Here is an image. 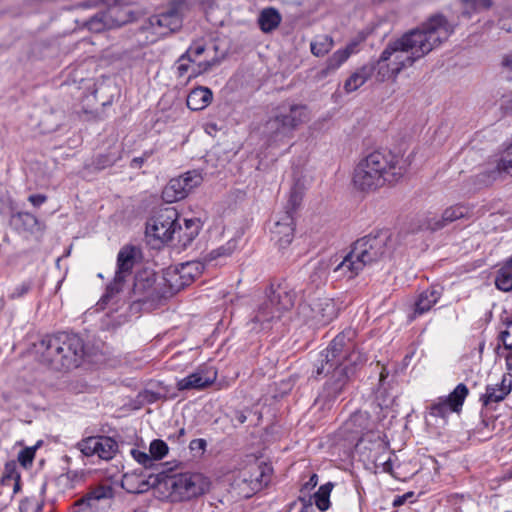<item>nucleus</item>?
<instances>
[{"instance_id":"16","label":"nucleus","mask_w":512,"mask_h":512,"mask_svg":"<svg viewBox=\"0 0 512 512\" xmlns=\"http://www.w3.org/2000/svg\"><path fill=\"white\" fill-rule=\"evenodd\" d=\"M217 379V371L211 365H201L194 372L177 381V388L183 390H202Z\"/></svg>"},{"instance_id":"9","label":"nucleus","mask_w":512,"mask_h":512,"mask_svg":"<svg viewBox=\"0 0 512 512\" xmlns=\"http://www.w3.org/2000/svg\"><path fill=\"white\" fill-rule=\"evenodd\" d=\"M209 54V50L203 40L193 42L177 61L176 69L178 76L182 77L189 73L188 79H191L208 71L214 64V57Z\"/></svg>"},{"instance_id":"56","label":"nucleus","mask_w":512,"mask_h":512,"mask_svg":"<svg viewBox=\"0 0 512 512\" xmlns=\"http://www.w3.org/2000/svg\"><path fill=\"white\" fill-rule=\"evenodd\" d=\"M508 474V478L511 479L512 478V467L509 469V471L507 472Z\"/></svg>"},{"instance_id":"21","label":"nucleus","mask_w":512,"mask_h":512,"mask_svg":"<svg viewBox=\"0 0 512 512\" xmlns=\"http://www.w3.org/2000/svg\"><path fill=\"white\" fill-rule=\"evenodd\" d=\"M181 17L176 11H169L150 18V26L153 32L159 36H165L181 27Z\"/></svg>"},{"instance_id":"30","label":"nucleus","mask_w":512,"mask_h":512,"mask_svg":"<svg viewBox=\"0 0 512 512\" xmlns=\"http://www.w3.org/2000/svg\"><path fill=\"white\" fill-rule=\"evenodd\" d=\"M118 8H113L109 11V14L96 15L88 22L89 30L93 32H101L102 30L112 28L114 26H120L125 23V20L114 21L112 17L118 13Z\"/></svg>"},{"instance_id":"45","label":"nucleus","mask_w":512,"mask_h":512,"mask_svg":"<svg viewBox=\"0 0 512 512\" xmlns=\"http://www.w3.org/2000/svg\"><path fill=\"white\" fill-rule=\"evenodd\" d=\"M302 200V193L296 191L295 189L290 194L289 204L291 205V209H296V207L300 204Z\"/></svg>"},{"instance_id":"5","label":"nucleus","mask_w":512,"mask_h":512,"mask_svg":"<svg viewBox=\"0 0 512 512\" xmlns=\"http://www.w3.org/2000/svg\"><path fill=\"white\" fill-rule=\"evenodd\" d=\"M394 241L386 233L375 237H365L358 240L352 251L339 263L335 272H341L349 278L354 277L363 267L380 257L390 254Z\"/></svg>"},{"instance_id":"37","label":"nucleus","mask_w":512,"mask_h":512,"mask_svg":"<svg viewBox=\"0 0 512 512\" xmlns=\"http://www.w3.org/2000/svg\"><path fill=\"white\" fill-rule=\"evenodd\" d=\"M280 21H281V16L273 8L264 9L261 12L259 19H258L260 28L264 32H269V31H272L273 29H275L280 24Z\"/></svg>"},{"instance_id":"50","label":"nucleus","mask_w":512,"mask_h":512,"mask_svg":"<svg viewBox=\"0 0 512 512\" xmlns=\"http://www.w3.org/2000/svg\"><path fill=\"white\" fill-rule=\"evenodd\" d=\"M412 495H413V493H406V494H404V495H402V496L397 497V498L394 500V505H395V506H400V505L404 504V503H405V501H406L409 497H411Z\"/></svg>"},{"instance_id":"40","label":"nucleus","mask_w":512,"mask_h":512,"mask_svg":"<svg viewBox=\"0 0 512 512\" xmlns=\"http://www.w3.org/2000/svg\"><path fill=\"white\" fill-rule=\"evenodd\" d=\"M155 280L153 277H147L145 280L142 275H138L134 284L135 293H147L150 295V290L153 288Z\"/></svg>"},{"instance_id":"6","label":"nucleus","mask_w":512,"mask_h":512,"mask_svg":"<svg viewBox=\"0 0 512 512\" xmlns=\"http://www.w3.org/2000/svg\"><path fill=\"white\" fill-rule=\"evenodd\" d=\"M138 250L133 246H124L117 255V268L114 280L107 286L106 293L97 303L98 310L118 311L125 305L121 292L124 283L130 279L136 263Z\"/></svg>"},{"instance_id":"39","label":"nucleus","mask_w":512,"mask_h":512,"mask_svg":"<svg viewBox=\"0 0 512 512\" xmlns=\"http://www.w3.org/2000/svg\"><path fill=\"white\" fill-rule=\"evenodd\" d=\"M332 487L327 485H322L318 491L314 495L315 504L320 511H325L330 506V493Z\"/></svg>"},{"instance_id":"44","label":"nucleus","mask_w":512,"mask_h":512,"mask_svg":"<svg viewBox=\"0 0 512 512\" xmlns=\"http://www.w3.org/2000/svg\"><path fill=\"white\" fill-rule=\"evenodd\" d=\"M467 5L474 7L475 9L487 8L491 5V0H462Z\"/></svg>"},{"instance_id":"43","label":"nucleus","mask_w":512,"mask_h":512,"mask_svg":"<svg viewBox=\"0 0 512 512\" xmlns=\"http://www.w3.org/2000/svg\"><path fill=\"white\" fill-rule=\"evenodd\" d=\"M40 509V503L37 499H26L20 504L21 512H37Z\"/></svg>"},{"instance_id":"42","label":"nucleus","mask_w":512,"mask_h":512,"mask_svg":"<svg viewBox=\"0 0 512 512\" xmlns=\"http://www.w3.org/2000/svg\"><path fill=\"white\" fill-rule=\"evenodd\" d=\"M34 456V448H25L18 454V461L21 463L22 466L27 467L32 464Z\"/></svg>"},{"instance_id":"10","label":"nucleus","mask_w":512,"mask_h":512,"mask_svg":"<svg viewBox=\"0 0 512 512\" xmlns=\"http://www.w3.org/2000/svg\"><path fill=\"white\" fill-rule=\"evenodd\" d=\"M337 315L338 307L334 300L328 297L312 299L298 308L299 319L313 328L329 324Z\"/></svg>"},{"instance_id":"38","label":"nucleus","mask_w":512,"mask_h":512,"mask_svg":"<svg viewBox=\"0 0 512 512\" xmlns=\"http://www.w3.org/2000/svg\"><path fill=\"white\" fill-rule=\"evenodd\" d=\"M163 280L172 293L184 288L178 265L167 268L164 272Z\"/></svg>"},{"instance_id":"13","label":"nucleus","mask_w":512,"mask_h":512,"mask_svg":"<svg viewBox=\"0 0 512 512\" xmlns=\"http://www.w3.org/2000/svg\"><path fill=\"white\" fill-rule=\"evenodd\" d=\"M202 182L201 175L196 171H188L171 179L162 191V199L166 203H174L184 199Z\"/></svg>"},{"instance_id":"2","label":"nucleus","mask_w":512,"mask_h":512,"mask_svg":"<svg viewBox=\"0 0 512 512\" xmlns=\"http://www.w3.org/2000/svg\"><path fill=\"white\" fill-rule=\"evenodd\" d=\"M407 163L390 152L374 151L356 165L353 184L361 191H375L387 183L398 181L406 172Z\"/></svg>"},{"instance_id":"24","label":"nucleus","mask_w":512,"mask_h":512,"mask_svg":"<svg viewBox=\"0 0 512 512\" xmlns=\"http://www.w3.org/2000/svg\"><path fill=\"white\" fill-rule=\"evenodd\" d=\"M20 489V475L14 463L5 466L4 475L0 481V495L11 499Z\"/></svg>"},{"instance_id":"48","label":"nucleus","mask_w":512,"mask_h":512,"mask_svg":"<svg viewBox=\"0 0 512 512\" xmlns=\"http://www.w3.org/2000/svg\"><path fill=\"white\" fill-rule=\"evenodd\" d=\"M205 447H206V441L204 439H194L190 443V448L192 450H194V449L204 450Z\"/></svg>"},{"instance_id":"11","label":"nucleus","mask_w":512,"mask_h":512,"mask_svg":"<svg viewBox=\"0 0 512 512\" xmlns=\"http://www.w3.org/2000/svg\"><path fill=\"white\" fill-rule=\"evenodd\" d=\"M269 472V467L256 461L247 465L239 472L235 480V486L238 488L239 494L243 497H250L262 489L269 481Z\"/></svg>"},{"instance_id":"51","label":"nucleus","mask_w":512,"mask_h":512,"mask_svg":"<svg viewBox=\"0 0 512 512\" xmlns=\"http://www.w3.org/2000/svg\"><path fill=\"white\" fill-rule=\"evenodd\" d=\"M503 65L512 70V55L504 58Z\"/></svg>"},{"instance_id":"34","label":"nucleus","mask_w":512,"mask_h":512,"mask_svg":"<svg viewBox=\"0 0 512 512\" xmlns=\"http://www.w3.org/2000/svg\"><path fill=\"white\" fill-rule=\"evenodd\" d=\"M334 46L332 37L318 35L310 43V51L316 57H323L328 54Z\"/></svg>"},{"instance_id":"3","label":"nucleus","mask_w":512,"mask_h":512,"mask_svg":"<svg viewBox=\"0 0 512 512\" xmlns=\"http://www.w3.org/2000/svg\"><path fill=\"white\" fill-rule=\"evenodd\" d=\"M35 347L40 360L56 369L78 367L84 356L82 339L65 332L45 336Z\"/></svg>"},{"instance_id":"46","label":"nucleus","mask_w":512,"mask_h":512,"mask_svg":"<svg viewBox=\"0 0 512 512\" xmlns=\"http://www.w3.org/2000/svg\"><path fill=\"white\" fill-rule=\"evenodd\" d=\"M29 202L35 206V207H39L41 206L43 203L46 202L47 200V197L45 195H42V194H34V195H30L29 198H28Z\"/></svg>"},{"instance_id":"20","label":"nucleus","mask_w":512,"mask_h":512,"mask_svg":"<svg viewBox=\"0 0 512 512\" xmlns=\"http://www.w3.org/2000/svg\"><path fill=\"white\" fill-rule=\"evenodd\" d=\"M470 212V208L465 205L450 206L443 211L441 216L427 218L426 228L432 231L439 230L453 221L469 216Z\"/></svg>"},{"instance_id":"55","label":"nucleus","mask_w":512,"mask_h":512,"mask_svg":"<svg viewBox=\"0 0 512 512\" xmlns=\"http://www.w3.org/2000/svg\"><path fill=\"white\" fill-rule=\"evenodd\" d=\"M317 476L316 475H313L310 479V481L313 483V485H316L317 483V480H316Z\"/></svg>"},{"instance_id":"53","label":"nucleus","mask_w":512,"mask_h":512,"mask_svg":"<svg viewBox=\"0 0 512 512\" xmlns=\"http://www.w3.org/2000/svg\"><path fill=\"white\" fill-rule=\"evenodd\" d=\"M354 423V419H351L350 421H348L346 424H345V430L347 431H350L351 430V427Z\"/></svg>"},{"instance_id":"29","label":"nucleus","mask_w":512,"mask_h":512,"mask_svg":"<svg viewBox=\"0 0 512 512\" xmlns=\"http://www.w3.org/2000/svg\"><path fill=\"white\" fill-rule=\"evenodd\" d=\"M213 94L207 87H197L187 96V107L193 111L206 108L212 101Z\"/></svg>"},{"instance_id":"58","label":"nucleus","mask_w":512,"mask_h":512,"mask_svg":"<svg viewBox=\"0 0 512 512\" xmlns=\"http://www.w3.org/2000/svg\"><path fill=\"white\" fill-rule=\"evenodd\" d=\"M209 128H210V130H213V129H215V125H208L206 129L208 130Z\"/></svg>"},{"instance_id":"14","label":"nucleus","mask_w":512,"mask_h":512,"mask_svg":"<svg viewBox=\"0 0 512 512\" xmlns=\"http://www.w3.org/2000/svg\"><path fill=\"white\" fill-rule=\"evenodd\" d=\"M468 395L466 385L460 383L445 398H439L429 409V416L445 419L453 412H459Z\"/></svg>"},{"instance_id":"4","label":"nucleus","mask_w":512,"mask_h":512,"mask_svg":"<svg viewBox=\"0 0 512 512\" xmlns=\"http://www.w3.org/2000/svg\"><path fill=\"white\" fill-rule=\"evenodd\" d=\"M362 361L363 355L355 350L352 343L346 342L345 334L341 333L319 354L314 372L317 376L332 373V378L342 381L348 377L351 367Z\"/></svg>"},{"instance_id":"49","label":"nucleus","mask_w":512,"mask_h":512,"mask_svg":"<svg viewBox=\"0 0 512 512\" xmlns=\"http://www.w3.org/2000/svg\"><path fill=\"white\" fill-rule=\"evenodd\" d=\"M505 357V366L508 371L512 370V351L507 350V353L504 355Z\"/></svg>"},{"instance_id":"31","label":"nucleus","mask_w":512,"mask_h":512,"mask_svg":"<svg viewBox=\"0 0 512 512\" xmlns=\"http://www.w3.org/2000/svg\"><path fill=\"white\" fill-rule=\"evenodd\" d=\"M178 268L185 287L190 285L197 277L202 274L204 270V264L200 261H190L179 264Z\"/></svg>"},{"instance_id":"54","label":"nucleus","mask_w":512,"mask_h":512,"mask_svg":"<svg viewBox=\"0 0 512 512\" xmlns=\"http://www.w3.org/2000/svg\"><path fill=\"white\" fill-rule=\"evenodd\" d=\"M133 163L136 166H140L143 163V159L142 158H135V159H133Z\"/></svg>"},{"instance_id":"7","label":"nucleus","mask_w":512,"mask_h":512,"mask_svg":"<svg viewBox=\"0 0 512 512\" xmlns=\"http://www.w3.org/2000/svg\"><path fill=\"white\" fill-rule=\"evenodd\" d=\"M309 120L310 112L306 106L285 104L277 107L274 115L266 122L265 131L275 140H282Z\"/></svg>"},{"instance_id":"26","label":"nucleus","mask_w":512,"mask_h":512,"mask_svg":"<svg viewBox=\"0 0 512 512\" xmlns=\"http://www.w3.org/2000/svg\"><path fill=\"white\" fill-rule=\"evenodd\" d=\"M17 219L24 232L34 237L37 241L41 240L46 228L43 222L39 221L36 216L29 212L18 213Z\"/></svg>"},{"instance_id":"35","label":"nucleus","mask_w":512,"mask_h":512,"mask_svg":"<svg viewBox=\"0 0 512 512\" xmlns=\"http://www.w3.org/2000/svg\"><path fill=\"white\" fill-rule=\"evenodd\" d=\"M122 487L129 493H142L147 488L143 477L136 473H126L122 478Z\"/></svg>"},{"instance_id":"19","label":"nucleus","mask_w":512,"mask_h":512,"mask_svg":"<svg viewBox=\"0 0 512 512\" xmlns=\"http://www.w3.org/2000/svg\"><path fill=\"white\" fill-rule=\"evenodd\" d=\"M169 452L168 445L161 439H154L149 445V453L139 449H131V456L142 466L149 468L154 461L162 460Z\"/></svg>"},{"instance_id":"52","label":"nucleus","mask_w":512,"mask_h":512,"mask_svg":"<svg viewBox=\"0 0 512 512\" xmlns=\"http://www.w3.org/2000/svg\"><path fill=\"white\" fill-rule=\"evenodd\" d=\"M502 105L506 107L508 110H512V101L510 102L506 96L502 98Z\"/></svg>"},{"instance_id":"12","label":"nucleus","mask_w":512,"mask_h":512,"mask_svg":"<svg viewBox=\"0 0 512 512\" xmlns=\"http://www.w3.org/2000/svg\"><path fill=\"white\" fill-rule=\"evenodd\" d=\"M178 213L175 208H166L157 213L148 223L146 234L166 243L175 238Z\"/></svg>"},{"instance_id":"25","label":"nucleus","mask_w":512,"mask_h":512,"mask_svg":"<svg viewBox=\"0 0 512 512\" xmlns=\"http://www.w3.org/2000/svg\"><path fill=\"white\" fill-rule=\"evenodd\" d=\"M201 221L198 218L184 219V226L177 221L175 238L182 247L188 246L199 234Z\"/></svg>"},{"instance_id":"8","label":"nucleus","mask_w":512,"mask_h":512,"mask_svg":"<svg viewBox=\"0 0 512 512\" xmlns=\"http://www.w3.org/2000/svg\"><path fill=\"white\" fill-rule=\"evenodd\" d=\"M170 496L174 501H186L205 494L210 489V481L201 473H178L166 480Z\"/></svg>"},{"instance_id":"28","label":"nucleus","mask_w":512,"mask_h":512,"mask_svg":"<svg viewBox=\"0 0 512 512\" xmlns=\"http://www.w3.org/2000/svg\"><path fill=\"white\" fill-rule=\"evenodd\" d=\"M441 291L436 287L426 289L418 296L414 304V315L428 312L440 299Z\"/></svg>"},{"instance_id":"33","label":"nucleus","mask_w":512,"mask_h":512,"mask_svg":"<svg viewBox=\"0 0 512 512\" xmlns=\"http://www.w3.org/2000/svg\"><path fill=\"white\" fill-rule=\"evenodd\" d=\"M495 285L499 290L508 292L512 290V256L501 267L495 279Z\"/></svg>"},{"instance_id":"15","label":"nucleus","mask_w":512,"mask_h":512,"mask_svg":"<svg viewBox=\"0 0 512 512\" xmlns=\"http://www.w3.org/2000/svg\"><path fill=\"white\" fill-rule=\"evenodd\" d=\"M77 447L85 456H98L100 459L110 460L117 452L118 445L110 437L91 436L78 442Z\"/></svg>"},{"instance_id":"36","label":"nucleus","mask_w":512,"mask_h":512,"mask_svg":"<svg viewBox=\"0 0 512 512\" xmlns=\"http://www.w3.org/2000/svg\"><path fill=\"white\" fill-rule=\"evenodd\" d=\"M370 77V69L362 67L354 72L344 83V90L351 93L360 88Z\"/></svg>"},{"instance_id":"23","label":"nucleus","mask_w":512,"mask_h":512,"mask_svg":"<svg viewBox=\"0 0 512 512\" xmlns=\"http://www.w3.org/2000/svg\"><path fill=\"white\" fill-rule=\"evenodd\" d=\"M358 42L352 41L345 48L335 51L326 61L325 67L319 72V78L324 79L337 71L348 58L357 52Z\"/></svg>"},{"instance_id":"47","label":"nucleus","mask_w":512,"mask_h":512,"mask_svg":"<svg viewBox=\"0 0 512 512\" xmlns=\"http://www.w3.org/2000/svg\"><path fill=\"white\" fill-rule=\"evenodd\" d=\"M29 285L26 283H22L18 287L15 288L14 292L12 293V297H21L29 290Z\"/></svg>"},{"instance_id":"41","label":"nucleus","mask_w":512,"mask_h":512,"mask_svg":"<svg viewBox=\"0 0 512 512\" xmlns=\"http://www.w3.org/2000/svg\"><path fill=\"white\" fill-rule=\"evenodd\" d=\"M499 338L505 350H512V322L505 324L504 328L500 331Z\"/></svg>"},{"instance_id":"27","label":"nucleus","mask_w":512,"mask_h":512,"mask_svg":"<svg viewBox=\"0 0 512 512\" xmlns=\"http://www.w3.org/2000/svg\"><path fill=\"white\" fill-rule=\"evenodd\" d=\"M502 174L512 176V142L505 146L495 160V167L490 171L489 180H494Z\"/></svg>"},{"instance_id":"18","label":"nucleus","mask_w":512,"mask_h":512,"mask_svg":"<svg viewBox=\"0 0 512 512\" xmlns=\"http://www.w3.org/2000/svg\"><path fill=\"white\" fill-rule=\"evenodd\" d=\"M282 314V308L276 305V299L270 298L265 300L255 311L251 319L252 329L261 331L268 329L270 323L275 319H279Z\"/></svg>"},{"instance_id":"1","label":"nucleus","mask_w":512,"mask_h":512,"mask_svg":"<svg viewBox=\"0 0 512 512\" xmlns=\"http://www.w3.org/2000/svg\"><path fill=\"white\" fill-rule=\"evenodd\" d=\"M453 26L443 17L434 16L415 30L390 42L381 53L375 70L381 80L394 79L405 68L446 41Z\"/></svg>"},{"instance_id":"32","label":"nucleus","mask_w":512,"mask_h":512,"mask_svg":"<svg viewBox=\"0 0 512 512\" xmlns=\"http://www.w3.org/2000/svg\"><path fill=\"white\" fill-rule=\"evenodd\" d=\"M237 248H238V239L232 238V239L228 240L222 246L210 251L206 255L205 261L210 264L219 259H226L229 256H231L236 251Z\"/></svg>"},{"instance_id":"57","label":"nucleus","mask_w":512,"mask_h":512,"mask_svg":"<svg viewBox=\"0 0 512 512\" xmlns=\"http://www.w3.org/2000/svg\"><path fill=\"white\" fill-rule=\"evenodd\" d=\"M209 128H210V130H213V129H215V125H208L206 129L208 130Z\"/></svg>"},{"instance_id":"17","label":"nucleus","mask_w":512,"mask_h":512,"mask_svg":"<svg viewBox=\"0 0 512 512\" xmlns=\"http://www.w3.org/2000/svg\"><path fill=\"white\" fill-rule=\"evenodd\" d=\"M295 233V221L290 211L283 213L271 230L272 239L280 250L286 249L293 241Z\"/></svg>"},{"instance_id":"22","label":"nucleus","mask_w":512,"mask_h":512,"mask_svg":"<svg viewBox=\"0 0 512 512\" xmlns=\"http://www.w3.org/2000/svg\"><path fill=\"white\" fill-rule=\"evenodd\" d=\"M511 390L512 375L507 373L503 375L500 383L488 384L486 386L485 393L481 396V401L485 406L498 403L504 400Z\"/></svg>"}]
</instances>
